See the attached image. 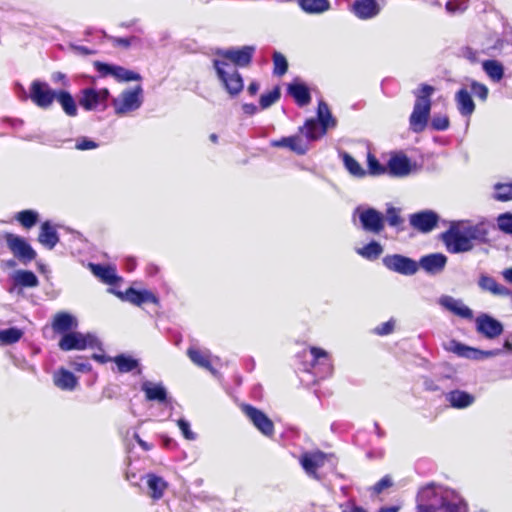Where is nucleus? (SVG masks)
<instances>
[{"mask_svg":"<svg viewBox=\"0 0 512 512\" xmlns=\"http://www.w3.org/2000/svg\"><path fill=\"white\" fill-rule=\"evenodd\" d=\"M114 47H122L128 49L131 45L140 43V38L136 36L131 37H114L106 36Z\"/></svg>","mask_w":512,"mask_h":512,"instance_id":"nucleus-50","label":"nucleus"},{"mask_svg":"<svg viewBox=\"0 0 512 512\" xmlns=\"http://www.w3.org/2000/svg\"><path fill=\"white\" fill-rule=\"evenodd\" d=\"M280 96L281 94L279 87H275L270 92L262 94L260 97V107L262 109L269 108L279 100Z\"/></svg>","mask_w":512,"mask_h":512,"instance_id":"nucleus-48","label":"nucleus"},{"mask_svg":"<svg viewBox=\"0 0 512 512\" xmlns=\"http://www.w3.org/2000/svg\"><path fill=\"white\" fill-rule=\"evenodd\" d=\"M109 96L110 92L106 88L95 89L88 87L81 91L79 105L86 111L105 110Z\"/></svg>","mask_w":512,"mask_h":512,"instance_id":"nucleus-7","label":"nucleus"},{"mask_svg":"<svg viewBox=\"0 0 512 512\" xmlns=\"http://www.w3.org/2000/svg\"><path fill=\"white\" fill-rule=\"evenodd\" d=\"M387 169L392 176H407L411 171L410 160L406 156H393L388 161Z\"/></svg>","mask_w":512,"mask_h":512,"instance_id":"nucleus-25","label":"nucleus"},{"mask_svg":"<svg viewBox=\"0 0 512 512\" xmlns=\"http://www.w3.org/2000/svg\"><path fill=\"white\" fill-rule=\"evenodd\" d=\"M310 353L313 357V363H318L326 366L327 372L330 373L332 370L331 362L328 353L318 347H311Z\"/></svg>","mask_w":512,"mask_h":512,"instance_id":"nucleus-44","label":"nucleus"},{"mask_svg":"<svg viewBox=\"0 0 512 512\" xmlns=\"http://www.w3.org/2000/svg\"><path fill=\"white\" fill-rule=\"evenodd\" d=\"M464 56L471 62L477 61V52L473 51L471 48H466L464 50Z\"/></svg>","mask_w":512,"mask_h":512,"instance_id":"nucleus-64","label":"nucleus"},{"mask_svg":"<svg viewBox=\"0 0 512 512\" xmlns=\"http://www.w3.org/2000/svg\"><path fill=\"white\" fill-rule=\"evenodd\" d=\"M23 334V331L17 327H10L8 329L0 330V344H14L22 338Z\"/></svg>","mask_w":512,"mask_h":512,"instance_id":"nucleus-42","label":"nucleus"},{"mask_svg":"<svg viewBox=\"0 0 512 512\" xmlns=\"http://www.w3.org/2000/svg\"><path fill=\"white\" fill-rule=\"evenodd\" d=\"M392 480L389 476H384L381 480H379L373 487L374 492L379 494L384 489L389 488L392 486Z\"/></svg>","mask_w":512,"mask_h":512,"instance_id":"nucleus-59","label":"nucleus"},{"mask_svg":"<svg viewBox=\"0 0 512 512\" xmlns=\"http://www.w3.org/2000/svg\"><path fill=\"white\" fill-rule=\"evenodd\" d=\"M53 382L58 388L71 391L77 385V378L72 372L60 369L54 374Z\"/></svg>","mask_w":512,"mask_h":512,"instance_id":"nucleus-31","label":"nucleus"},{"mask_svg":"<svg viewBox=\"0 0 512 512\" xmlns=\"http://www.w3.org/2000/svg\"><path fill=\"white\" fill-rule=\"evenodd\" d=\"M177 424H178V427L181 430L185 439H187V440H195L196 439V434L191 430L190 423L187 420L181 418L177 421Z\"/></svg>","mask_w":512,"mask_h":512,"instance_id":"nucleus-54","label":"nucleus"},{"mask_svg":"<svg viewBox=\"0 0 512 512\" xmlns=\"http://www.w3.org/2000/svg\"><path fill=\"white\" fill-rule=\"evenodd\" d=\"M5 240L9 250L22 263L27 264L36 258L37 254L35 250L24 238L12 233H7Z\"/></svg>","mask_w":512,"mask_h":512,"instance_id":"nucleus-9","label":"nucleus"},{"mask_svg":"<svg viewBox=\"0 0 512 512\" xmlns=\"http://www.w3.org/2000/svg\"><path fill=\"white\" fill-rule=\"evenodd\" d=\"M242 109L243 112L247 115H254L258 111L257 106L252 103L243 104Z\"/></svg>","mask_w":512,"mask_h":512,"instance_id":"nucleus-62","label":"nucleus"},{"mask_svg":"<svg viewBox=\"0 0 512 512\" xmlns=\"http://www.w3.org/2000/svg\"><path fill=\"white\" fill-rule=\"evenodd\" d=\"M352 11L359 19L368 20L380 13V6L376 0H355Z\"/></svg>","mask_w":512,"mask_h":512,"instance_id":"nucleus-19","label":"nucleus"},{"mask_svg":"<svg viewBox=\"0 0 512 512\" xmlns=\"http://www.w3.org/2000/svg\"><path fill=\"white\" fill-rule=\"evenodd\" d=\"M241 410L264 436L271 437L274 434V424L263 411L249 404H243Z\"/></svg>","mask_w":512,"mask_h":512,"instance_id":"nucleus-11","label":"nucleus"},{"mask_svg":"<svg viewBox=\"0 0 512 512\" xmlns=\"http://www.w3.org/2000/svg\"><path fill=\"white\" fill-rule=\"evenodd\" d=\"M434 90V87L431 85L421 84L420 87L413 92L416 101L409 121L411 129L416 133L422 132L427 125L431 110L430 97Z\"/></svg>","mask_w":512,"mask_h":512,"instance_id":"nucleus-3","label":"nucleus"},{"mask_svg":"<svg viewBox=\"0 0 512 512\" xmlns=\"http://www.w3.org/2000/svg\"><path fill=\"white\" fill-rule=\"evenodd\" d=\"M450 312L461 319L471 321L474 319V313L462 300L450 297Z\"/></svg>","mask_w":512,"mask_h":512,"instance_id":"nucleus-39","label":"nucleus"},{"mask_svg":"<svg viewBox=\"0 0 512 512\" xmlns=\"http://www.w3.org/2000/svg\"><path fill=\"white\" fill-rule=\"evenodd\" d=\"M96 70L103 76L111 75L118 81L129 82L141 80V75L128 70L122 66L107 64L103 62H95Z\"/></svg>","mask_w":512,"mask_h":512,"instance_id":"nucleus-15","label":"nucleus"},{"mask_svg":"<svg viewBox=\"0 0 512 512\" xmlns=\"http://www.w3.org/2000/svg\"><path fill=\"white\" fill-rule=\"evenodd\" d=\"M273 73L277 76H283L288 70V62L283 54L275 51L273 53Z\"/></svg>","mask_w":512,"mask_h":512,"instance_id":"nucleus-47","label":"nucleus"},{"mask_svg":"<svg viewBox=\"0 0 512 512\" xmlns=\"http://www.w3.org/2000/svg\"><path fill=\"white\" fill-rule=\"evenodd\" d=\"M55 100H57L58 103L61 105L66 115L70 117H75L77 115V105L70 92L66 90H59L57 92Z\"/></svg>","mask_w":512,"mask_h":512,"instance_id":"nucleus-33","label":"nucleus"},{"mask_svg":"<svg viewBox=\"0 0 512 512\" xmlns=\"http://www.w3.org/2000/svg\"><path fill=\"white\" fill-rule=\"evenodd\" d=\"M38 241L47 249H53L59 242V236L50 222H44L40 227Z\"/></svg>","mask_w":512,"mask_h":512,"instance_id":"nucleus-28","label":"nucleus"},{"mask_svg":"<svg viewBox=\"0 0 512 512\" xmlns=\"http://www.w3.org/2000/svg\"><path fill=\"white\" fill-rule=\"evenodd\" d=\"M114 362L117 366L118 371L121 373L131 372L132 370L136 369L139 366V362L137 359L125 354L117 355L114 358Z\"/></svg>","mask_w":512,"mask_h":512,"instance_id":"nucleus-40","label":"nucleus"},{"mask_svg":"<svg viewBox=\"0 0 512 512\" xmlns=\"http://www.w3.org/2000/svg\"><path fill=\"white\" fill-rule=\"evenodd\" d=\"M450 512H468L466 502L452 490H450Z\"/></svg>","mask_w":512,"mask_h":512,"instance_id":"nucleus-49","label":"nucleus"},{"mask_svg":"<svg viewBox=\"0 0 512 512\" xmlns=\"http://www.w3.org/2000/svg\"><path fill=\"white\" fill-rule=\"evenodd\" d=\"M100 346L98 338L91 333L68 332L59 341V347L63 351L84 350Z\"/></svg>","mask_w":512,"mask_h":512,"instance_id":"nucleus-6","label":"nucleus"},{"mask_svg":"<svg viewBox=\"0 0 512 512\" xmlns=\"http://www.w3.org/2000/svg\"><path fill=\"white\" fill-rule=\"evenodd\" d=\"M98 143L95 141L87 138V137H81L76 140V149L78 150H92L98 148Z\"/></svg>","mask_w":512,"mask_h":512,"instance_id":"nucleus-56","label":"nucleus"},{"mask_svg":"<svg viewBox=\"0 0 512 512\" xmlns=\"http://www.w3.org/2000/svg\"><path fill=\"white\" fill-rule=\"evenodd\" d=\"M52 81L54 83H62L63 86H68L69 85V81L67 80V77L64 73L62 72H55L52 74V77H51Z\"/></svg>","mask_w":512,"mask_h":512,"instance_id":"nucleus-60","label":"nucleus"},{"mask_svg":"<svg viewBox=\"0 0 512 512\" xmlns=\"http://www.w3.org/2000/svg\"><path fill=\"white\" fill-rule=\"evenodd\" d=\"M383 265L390 271L402 275H414L418 271V263L400 254L386 255L382 259Z\"/></svg>","mask_w":512,"mask_h":512,"instance_id":"nucleus-12","label":"nucleus"},{"mask_svg":"<svg viewBox=\"0 0 512 512\" xmlns=\"http://www.w3.org/2000/svg\"><path fill=\"white\" fill-rule=\"evenodd\" d=\"M469 92L483 101H485L488 96V88L484 84L476 81L471 83Z\"/></svg>","mask_w":512,"mask_h":512,"instance_id":"nucleus-53","label":"nucleus"},{"mask_svg":"<svg viewBox=\"0 0 512 512\" xmlns=\"http://www.w3.org/2000/svg\"><path fill=\"white\" fill-rule=\"evenodd\" d=\"M298 4L308 14H321L330 8L329 0H298Z\"/></svg>","mask_w":512,"mask_h":512,"instance_id":"nucleus-36","label":"nucleus"},{"mask_svg":"<svg viewBox=\"0 0 512 512\" xmlns=\"http://www.w3.org/2000/svg\"><path fill=\"white\" fill-rule=\"evenodd\" d=\"M77 326V320L71 314L60 312L55 315L53 329L59 333H68L69 330Z\"/></svg>","mask_w":512,"mask_h":512,"instance_id":"nucleus-32","label":"nucleus"},{"mask_svg":"<svg viewBox=\"0 0 512 512\" xmlns=\"http://www.w3.org/2000/svg\"><path fill=\"white\" fill-rule=\"evenodd\" d=\"M141 390L145 393L148 401L163 403L167 400V390L162 383L144 381L141 384Z\"/></svg>","mask_w":512,"mask_h":512,"instance_id":"nucleus-24","label":"nucleus"},{"mask_svg":"<svg viewBox=\"0 0 512 512\" xmlns=\"http://www.w3.org/2000/svg\"><path fill=\"white\" fill-rule=\"evenodd\" d=\"M453 352L456 353L458 356L466 359L482 361L500 355L502 350H480L474 347L466 346L464 344L456 343L453 347Z\"/></svg>","mask_w":512,"mask_h":512,"instance_id":"nucleus-17","label":"nucleus"},{"mask_svg":"<svg viewBox=\"0 0 512 512\" xmlns=\"http://www.w3.org/2000/svg\"><path fill=\"white\" fill-rule=\"evenodd\" d=\"M13 281L15 285L33 288L39 285L37 276L29 270H18L13 275Z\"/></svg>","mask_w":512,"mask_h":512,"instance_id":"nucleus-37","label":"nucleus"},{"mask_svg":"<svg viewBox=\"0 0 512 512\" xmlns=\"http://www.w3.org/2000/svg\"><path fill=\"white\" fill-rule=\"evenodd\" d=\"M468 7V0H450V13L465 11Z\"/></svg>","mask_w":512,"mask_h":512,"instance_id":"nucleus-58","label":"nucleus"},{"mask_svg":"<svg viewBox=\"0 0 512 512\" xmlns=\"http://www.w3.org/2000/svg\"><path fill=\"white\" fill-rule=\"evenodd\" d=\"M399 213L400 210L398 208L392 206L387 208L385 219L391 227H397L403 222Z\"/></svg>","mask_w":512,"mask_h":512,"instance_id":"nucleus-52","label":"nucleus"},{"mask_svg":"<svg viewBox=\"0 0 512 512\" xmlns=\"http://www.w3.org/2000/svg\"><path fill=\"white\" fill-rule=\"evenodd\" d=\"M498 228L506 233L512 234V213H503L497 217Z\"/></svg>","mask_w":512,"mask_h":512,"instance_id":"nucleus-51","label":"nucleus"},{"mask_svg":"<svg viewBox=\"0 0 512 512\" xmlns=\"http://www.w3.org/2000/svg\"><path fill=\"white\" fill-rule=\"evenodd\" d=\"M456 107L459 113L464 117H469L475 110V104L471 93L463 88L455 95Z\"/></svg>","mask_w":512,"mask_h":512,"instance_id":"nucleus-26","label":"nucleus"},{"mask_svg":"<svg viewBox=\"0 0 512 512\" xmlns=\"http://www.w3.org/2000/svg\"><path fill=\"white\" fill-rule=\"evenodd\" d=\"M16 219L23 227L31 228L38 221V213L34 210H23L17 214Z\"/></svg>","mask_w":512,"mask_h":512,"instance_id":"nucleus-46","label":"nucleus"},{"mask_svg":"<svg viewBox=\"0 0 512 512\" xmlns=\"http://www.w3.org/2000/svg\"><path fill=\"white\" fill-rule=\"evenodd\" d=\"M270 145L276 148H287L298 155H304L309 149L307 142L303 141L298 135L272 140Z\"/></svg>","mask_w":512,"mask_h":512,"instance_id":"nucleus-21","label":"nucleus"},{"mask_svg":"<svg viewBox=\"0 0 512 512\" xmlns=\"http://www.w3.org/2000/svg\"><path fill=\"white\" fill-rule=\"evenodd\" d=\"M487 235L488 231L482 222L450 221V253L469 252L477 244L485 242Z\"/></svg>","mask_w":512,"mask_h":512,"instance_id":"nucleus-2","label":"nucleus"},{"mask_svg":"<svg viewBox=\"0 0 512 512\" xmlns=\"http://www.w3.org/2000/svg\"><path fill=\"white\" fill-rule=\"evenodd\" d=\"M256 48L246 45L241 48L218 49L217 58L213 59V67L219 81L230 96H237L244 87V82L237 67L248 66Z\"/></svg>","mask_w":512,"mask_h":512,"instance_id":"nucleus-1","label":"nucleus"},{"mask_svg":"<svg viewBox=\"0 0 512 512\" xmlns=\"http://www.w3.org/2000/svg\"><path fill=\"white\" fill-rule=\"evenodd\" d=\"M115 294L123 301L130 302L134 305L140 306L144 303L151 302L157 303V297L148 290H136L132 287L128 288L125 292L117 291Z\"/></svg>","mask_w":512,"mask_h":512,"instance_id":"nucleus-18","label":"nucleus"},{"mask_svg":"<svg viewBox=\"0 0 512 512\" xmlns=\"http://www.w3.org/2000/svg\"><path fill=\"white\" fill-rule=\"evenodd\" d=\"M342 160L345 168L355 177H363L366 172L362 166L347 152L342 153Z\"/></svg>","mask_w":512,"mask_h":512,"instance_id":"nucleus-43","label":"nucleus"},{"mask_svg":"<svg viewBox=\"0 0 512 512\" xmlns=\"http://www.w3.org/2000/svg\"><path fill=\"white\" fill-rule=\"evenodd\" d=\"M142 103L143 89L141 85H137L133 89H126L118 97L112 99V105L118 116L139 109Z\"/></svg>","mask_w":512,"mask_h":512,"instance_id":"nucleus-5","label":"nucleus"},{"mask_svg":"<svg viewBox=\"0 0 512 512\" xmlns=\"http://www.w3.org/2000/svg\"><path fill=\"white\" fill-rule=\"evenodd\" d=\"M368 167L369 171L373 175L383 174L386 169L380 164V162L371 154L368 155Z\"/></svg>","mask_w":512,"mask_h":512,"instance_id":"nucleus-55","label":"nucleus"},{"mask_svg":"<svg viewBox=\"0 0 512 512\" xmlns=\"http://www.w3.org/2000/svg\"><path fill=\"white\" fill-rule=\"evenodd\" d=\"M342 512H367L362 507L356 506L354 504H347L343 506Z\"/></svg>","mask_w":512,"mask_h":512,"instance_id":"nucleus-63","label":"nucleus"},{"mask_svg":"<svg viewBox=\"0 0 512 512\" xmlns=\"http://www.w3.org/2000/svg\"><path fill=\"white\" fill-rule=\"evenodd\" d=\"M432 126L436 130H445L446 128H448V118H442V119L434 118L432 121Z\"/></svg>","mask_w":512,"mask_h":512,"instance_id":"nucleus-61","label":"nucleus"},{"mask_svg":"<svg viewBox=\"0 0 512 512\" xmlns=\"http://www.w3.org/2000/svg\"><path fill=\"white\" fill-rule=\"evenodd\" d=\"M383 252V248L377 241H371L362 248L357 250V253L368 260L377 259Z\"/></svg>","mask_w":512,"mask_h":512,"instance_id":"nucleus-41","label":"nucleus"},{"mask_svg":"<svg viewBox=\"0 0 512 512\" xmlns=\"http://www.w3.org/2000/svg\"><path fill=\"white\" fill-rule=\"evenodd\" d=\"M30 99L41 109H48L52 106L57 90L51 89L49 84L44 81L34 80L30 85Z\"/></svg>","mask_w":512,"mask_h":512,"instance_id":"nucleus-8","label":"nucleus"},{"mask_svg":"<svg viewBox=\"0 0 512 512\" xmlns=\"http://www.w3.org/2000/svg\"><path fill=\"white\" fill-rule=\"evenodd\" d=\"M495 195L494 198L498 201L512 200V182L510 183H496L494 185Z\"/></svg>","mask_w":512,"mask_h":512,"instance_id":"nucleus-45","label":"nucleus"},{"mask_svg":"<svg viewBox=\"0 0 512 512\" xmlns=\"http://www.w3.org/2000/svg\"><path fill=\"white\" fill-rule=\"evenodd\" d=\"M475 328L478 334L488 340L496 339L504 331L503 324L486 313H481L475 318Z\"/></svg>","mask_w":512,"mask_h":512,"instance_id":"nucleus-13","label":"nucleus"},{"mask_svg":"<svg viewBox=\"0 0 512 512\" xmlns=\"http://www.w3.org/2000/svg\"><path fill=\"white\" fill-rule=\"evenodd\" d=\"M444 505L443 499L439 498L432 486H427L419 491L417 495V512H436L438 505Z\"/></svg>","mask_w":512,"mask_h":512,"instance_id":"nucleus-16","label":"nucleus"},{"mask_svg":"<svg viewBox=\"0 0 512 512\" xmlns=\"http://www.w3.org/2000/svg\"><path fill=\"white\" fill-rule=\"evenodd\" d=\"M482 68L488 77L494 82H499L504 76V67L502 63L497 60L483 61Z\"/></svg>","mask_w":512,"mask_h":512,"instance_id":"nucleus-38","label":"nucleus"},{"mask_svg":"<svg viewBox=\"0 0 512 512\" xmlns=\"http://www.w3.org/2000/svg\"><path fill=\"white\" fill-rule=\"evenodd\" d=\"M446 262L447 258L443 254H429L421 257L418 263V268L421 267L429 274H437L445 268Z\"/></svg>","mask_w":512,"mask_h":512,"instance_id":"nucleus-22","label":"nucleus"},{"mask_svg":"<svg viewBox=\"0 0 512 512\" xmlns=\"http://www.w3.org/2000/svg\"><path fill=\"white\" fill-rule=\"evenodd\" d=\"M395 322L394 320H389L375 328V333L378 335H388L393 332Z\"/></svg>","mask_w":512,"mask_h":512,"instance_id":"nucleus-57","label":"nucleus"},{"mask_svg":"<svg viewBox=\"0 0 512 512\" xmlns=\"http://www.w3.org/2000/svg\"><path fill=\"white\" fill-rule=\"evenodd\" d=\"M187 356L195 365L210 371L213 375H216L217 371L211 365V353L209 350H200L191 346L187 350Z\"/></svg>","mask_w":512,"mask_h":512,"instance_id":"nucleus-23","label":"nucleus"},{"mask_svg":"<svg viewBox=\"0 0 512 512\" xmlns=\"http://www.w3.org/2000/svg\"><path fill=\"white\" fill-rule=\"evenodd\" d=\"M475 402V397L466 391H450V406L458 409H464Z\"/></svg>","mask_w":512,"mask_h":512,"instance_id":"nucleus-34","label":"nucleus"},{"mask_svg":"<svg viewBox=\"0 0 512 512\" xmlns=\"http://www.w3.org/2000/svg\"><path fill=\"white\" fill-rule=\"evenodd\" d=\"M479 286L481 287V289L489 291L494 295H510V290L507 287L498 284L497 281L490 276H481L479 279Z\"/></svg>","mask_w":512,"mask_h":512,"instance_id":"nucleus-35","label":"nucleus"},{"mask_svg":"<svg viewBox=\"0 0 512 512\" xmlns=\"http://www.w3.org/2000/svg\"><path fill=\"white\" fill-rule=\"evenodd\" d=\"M89 268L96 277L108 285H113L118 281L115 269L110 266L89 263Z\"/></svg>","mask_w":512,"mask_h":512,"instance_id":"nucleus-30","label":"nucleus"},{"mask_svg":"<svg viewBox=\"0 0 512 512\" xmlns=\"http://www.w3.org/2000/svg\"><path fill=\"white\" fill-rule=\"evenodd\" d=\"M336 125L337 121L332 116L327 103L321 100L318 103L317 118L307 119L300 131L308 141H315L325 135L329 128H334Z\"/></svg>","mask_w":512,"mask_h":512,"instance_id":"nucleus-4","label":"nucleus"},{"mask_svg":"<svg viewBox=\"0 0 512 512\" xmlns=\"http://www.w3.org/2000/svg\"><path fill=\"white\" fill-rule=\"evenodd\" d=\"M145 478L150 497L153 500L161 499L168 488V483L162 477L153 473L147 474Z\"/></svg>","mask_w":512,"mask_h":512,"instance_id":"nucleus-27","label":"nucleus"},{"mask_svg":"<svg viewBox=\"0 0 512 512\" xmlns=\"http://www.w3.org/2000/svg\"><path fill=\"white\" fill-rule=\"evenodd\" d=\"M439 217L432 210H422L409 215L410 226L421 233L431 232L438 224Z\"/></svg>","mask_w":512,"mask_h":512,"instance_id":"nucleus-14","label":"nucleus"},{"mask_svg":"<svg viewBox=\"0 0 512 512\" xmlns=\"http://www.w3.org/2000/svg\"><path fill=\"white\" fill-rule=\"evenodd\" d=\"M300 463L305 472L313 477L318 478L317 469L322 467L325 463V454L323 452H306L300 458Z\"/></svg>","mask_w":512,"mask_h":512,"instance_id":"nucleus-20","label":"nucleus"},{"mask_svg":"<svg viewBox=\"0 0 512 512\" xmlns=\"http://www.w3.org/2000/svg\"><path fill=\"white\" fill-rule=\"evenodd\" d=\"M287 90L299 106H306L310 103V91L304 83L293 82L288 85Z\"/></svg>","mask_w":512,"mask_h":512,"instance_id":"nucleus-29","label":"nucleus"},{"mask_svg":"<svg viewBox=\"0 0 512 512\" xmlns=\"http://www.w3.org/2000/svg\"><path fill=\"white\" fill-rule=\"evenodd\" d=\"M355 212L358 213L359 221L364 231L372 234H379L383 231L385 217L381 212L370 207L363 210L357 208Z\"/></svg>","mask_w":512,"mask_h":512,"instance_id":"nucleus-10","label":"nucleus"}]
</instances>
